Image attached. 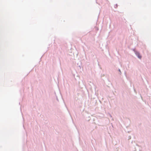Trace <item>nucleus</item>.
Listing matches in <instances>:
<instances>
[{
	"label": "nucleus",
	"instance_id": "nucleus-1",
	"mask_svg": "<svg viewBox=\"0 0 151 151\" xmlns=\"http://www.w3.org/2000/svg\"><path fill=\"white\" fill-rule=\"evenodd\" d=\"M136 54L139 58L140 59L141 58V56L139 54V53H138V52L136 53Z\"/></svg>",
	"mask_w": 151,
	"mask_h": 151
},
{
	"label": "nucleus",
	"instance_id": "nucleus-2",
	"mask_svg": "<svg viewBox=\"0 0 151 151\" xmlns=\"http://www.w3.org/2000/svg\"><path fill=\"white\" fill-rule=\"evenodd\" d=\"M119 70V71L120 72V70Z\"/></svg>",
	"mask_w": 151,
	"mask_h": 151
}]
</instances>
